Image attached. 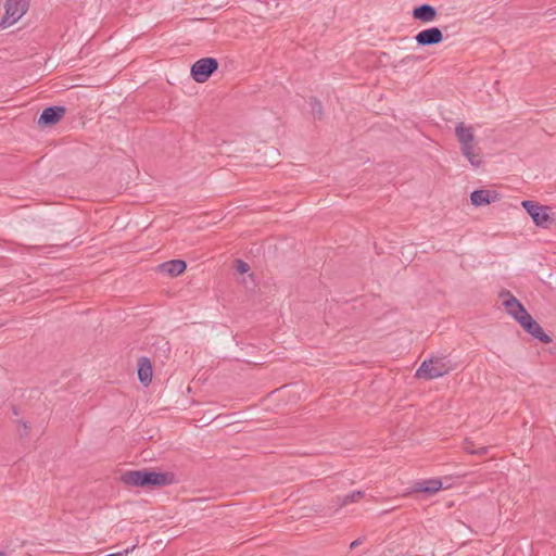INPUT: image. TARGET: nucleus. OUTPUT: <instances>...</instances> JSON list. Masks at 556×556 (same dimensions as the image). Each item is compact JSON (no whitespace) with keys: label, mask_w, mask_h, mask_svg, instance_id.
<instances>
[{"label":"nucleus","mask_w":556,"mask_h":556,"mask_svg":"<svg viewBox=\"0 0 556 556\" xmlns=\"http://www.w3.org/2000/svg\"><path fill=\"white\" fill-rule=\"evenodd\" d=\"M121 481L127 486L136 488L165 486L174 482V475L149 470H128L121 476Z\"/></svg>","instance_id":"f257e3e1"},{"label":"nucleus","mask_w":556,"mask_h":556,"mask_svg":"<svg viewBox=\"0 0 556 556\" xmlns=\"http://www.w3.org/2000/svg\"><path fill=\"white\" fill-rule=\"evenodd\" d=\"M29 0H7L5 13L0 22V28L15 24L28 10Z\"/></svg>","instance_id":"f03ea898"},{"label":"nucleus","mask_w":556,"mask_h":556,"mask_svg":"<svg viewBox=\"0 0 556 556\" xmlns=\"http://www.w3.org/2000/svg\"><path fill=\"white\" fill-rule=\"evenodd\" d=\"M448 372V367L441 358H430L421 363L416 370L417 378L435 379Z\"/></svg>","instance_id":"7ed1b4c3"},{"label":"nucleus","mask_w":556,"mask_h":556,"mask_svg":"<svg viewBox=\"0 0 556 556\" xmlns=\"http://www.w3.org/2000/svg\"><path fill=\"white\" fill-rule=\"evenodd\" d=\"M217 67H218V62L216 59H214V58L200 59L191 67V77L197 83H204L217 70Z\"/></svg>","instance_id":"20e7f679"},{"label":"nucleus","mask_w":556,"mask_h":556,"mask_svg":"<svg viewBox=\"0 0 556 556\" xmlns=\"http://www.w3.org/2000/svg\"><path fill=\"white\" fill-rule=\"evenodd\" d=\"M522 206L527 211V213L531 216L533 223L539 226L546 228L548 227V223L551 222V217L548 215V207L540 205L536 202L526 200L522 201Z\"/></svg>","instance_id":"39448f33"},{"label":"nucleus","mask_w":556,"mask_h":556,"mask_svg":"<svg viewBox=\"0 0 556 556\" xmlns=\"http://www.w3.org/2000/svg\"><path fill=\"white\" fill-rule=\"evenodd\" d=\"M500 296L503 299V305L506 308V312L517 321L529 314L519 300H517L509 291L502 292Z\"/></svg>","instance_id":"423d86ee"},{"label":"nucleus","mask_w":556,"mask_h":556,"mask_svg":"<svg viewBox=\"0 0 556 556\" xmlns=\"http://www.w3.org/2000/svg\"><path fill=\"white\" fill-rule=\"evenodd\" d=\"M518 323L529 334L539 341L543 343L552 342V338L544 332L543 328L532 318L530 314L521 317Z\"/></svg>","instance_id":"0eeeda50"},{"label":"nucleus","mask_w":556,"mask_h":556,"mask_svg":"<svg viewBox=\"0 0 556 556\" xmlns=\"http://www.w3.org/2000/svg\"><path fill=\"white\" fill-rule=\"evenodd\" d=\"M415 40L421 47L438 45L443 40V34L439 27H431L419 31Z\"/></svg>","instance_id":"6e6552de"},{"label":"nucleus","mask_w":556,"mask_h":556,"mask_svg":"<svg viewBox=\"0 0 556 556\" xmlns=\"http://www.w3.org/2000/svg\"><path fill=\"white\" fill-rule=\"evenodd\" d=\"M65 114V108L60 105L46 108L38 119V124L42 126H51L56 124Z\"/></svg>","instance_id":"1a4fd4ad"},{"label":"nucleus","mask_w":556,"mask_h":556,"mask_svg":"<svg viewBox=\"0 0 556 556\" xmlns=\"http://www.w3.org/2000/svg\"><path fill=\"white\" fill-rule=\"evenodd\" d=\"M470 200L475 206H482L497 201L498 194L494 190L480 189L471 192Z\"/></svg>","instance_id":"9d476101"},{"label":"nucleus","mask_w":556,"mask_h":556,"mask_svg":"<svg viewBox=\"0 0 556 556\" xmlns=\"http://www.w3.org/2000/svg\"><path fill=\"white\" fill-rule=\"evenodd\" d=\"M186 266L185 261L172 260L160 264L157 269L162 274H166L170 277H177L185 271Z\"/></svg>","instance_id":"9b49d317"},{"label":"nucleus","mask_w":556,"mask_h":556,"mask_svg":"<svg viewBox=\"0 0 556 556\" xmlns=\"http://www.w3.org/2000/svg\"><path fill=\"white\" fill-rule=\"evenodd\" d=\"M460 151L471 166L479 167L482 164L480 149L476 148L475 141L472 143H462Z\"/></svg>","instance_id":"f8f14e48"},{"label":"nucleus","mask_w":556,"mask_h":556,"mask_svg":"<svg viewBox=\"0 0 556 556\" xmlns=\"http://www.w3.org/2000/svg\"><path fill=\"white\" fill-rule=\"evenodd\" d=\"M437 15V9L427 3L420 4L413 10V17L424 23L434 21Z\"/></svg>","instance_id":"ddd939ff"},{"label":"nucleus","mask_w":556,"mask_h":556,"mask_svg":"<svg viewBox=\"0 0 556 556\" xmlns=\"http://www.w3.org/2000/svg\"><path fill=\"white\" fill-rule=\"evenodd\" d=\"M152 364L148 357H140L138 361V378L143 386H149L152 381Z\"/></svg>","instance_id":"4468645a"},{"label":"nucleus","mask_w":556,"mask_h":556,"mask_svg":"<svg viewBox=\"0 0 556 556\" xmlns=\"http://www.w3.org/2000/svg\"><path fill=\"white\" fill-rule=\"evenodd\" d=\"M442 489V482L439 479H430L426 481L416 482L413 491L424 492L427 494H434Z\"/></svg>","instance_id":"2eb2a0df"},{"label":"nucleus","mask_w":556,"mask_h":556,"mask_svg":"<svg viewBox=\"0 0 556 556\" xmlns=\"http://www.w3.org/2000/svg\"><path fill=\"white\" fill-rule=\"evenodd\" d=\"M455 135L459 144L472 143L475 141V132L472 126H466L464 123H458L456 125Z\"/></svg>","instance_id":"dca6fc26"},{"label":"nucleus","mask_w":556,"mask_h":556,"mask_svg":"<svg viewBox=\"0 0 556 556\" xmlns=\"http://www.w3.org/2000/svg\"><path fill=\"white\" fill-rule=\"evenodd\" d=\"M463 448L468 453L472 455H485L489 451V447L481 446L479 448L473 447V442L469 439H466L463 443Z\"/></svg>","instance_id":"f3484780"},{"label":"nucleus","mask_w":556,"mask_h":556,"mask_svg":"<svg viewBox=\"0 0 556 556\" xmlns=\"http://www.w3.org/2000/svg\"><path fill=\"white\" fill-rule=\"evenodd\" d=\"M364 496V492L363 491H353L346 495L343 496L342 498V502H341V506H344V505H348L350 503H354V502H357L359 498H362Z\"/></svg>","instance_id":"a211bd4d"},{"label":"nucleus","mask_w":556,"mask_h":556,"mask_svg":"<svg viewBox=\"0 0 556 556\" xmlns=\"http://www.w3.org/2000/svg\"><path fill=\"white\" fill-rule=\"evenodd\" d=\"M235 268L238 273L240 274H245L249 271L250 269V266L248 265V263H245L244 261L242 260H236L235 262Z\"/></svg>","instance_id":"6ab92c4d"},{"label":"nucleus","mask_w":556,"mask_h":556,"mask_svg":"<svg viewBox=\"0 0 556 556\" xmlns=\"http://www.w3.org/2000/svg\"><path fill=\"white\" fill-rule=\"evenodd\" d=\"M312 110H313V114L315 116H318V117L321 116V104L317 100H314L312 102Z\"/></svg>","instance_id":"aec40b11"},{"label":"nucleus","mask_w":556,"mask_h":556,"mask_svg":"<svg viewBox=\"0 0 556 556\" xmlns=\"http://www.w3.org/2000/svg\"><path fill=\"white\" fill-rule=\"evenodd\" d=\"M358 544H359V541H358V540H355V541H353V542L351 543V546H350V547H351V548H355L356 546H358Z\"/></svg>","instance_id":"412c9836"}]
</instances>
